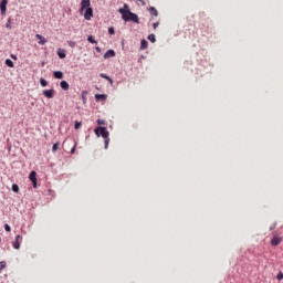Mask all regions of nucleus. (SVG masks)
Wrapping results in <instances>:
<instances>
[{
  "label": "nucleus",
  "instance_id": "1",
  "mask_svg": "<svg viewBox=\"0 0 283 283\" xmlns=\"http://www.w3.org/2000/svg\"><path fill=\"white\" fill-rule=\"evenodd\" d=\"M119 14H122V19L123 21H125V23H140V18H138V14L132 12V10H129V6L127 3L124 4V8H119L118 9Z\"/></svg>",
  "mask_w": 283,
  "mask_h": 283
},
{
  "label": "nucleus",
  "instance_id": "2",
  "mask_svg": "<svg viewBox=\"0 0 283 283\" xmlns=\"http://www.w3.org/2000/svg\"><path fill=\"white\" fill-rule=\"evenodd\" d=\"M95 135L97 136V138H107L109 136V130H107V127H103V126H97L95 129Z\"/></svg>",
  "mask_w": 283,
  "mask_h": 283
},
{
  "label": "nucleus",
  "instance_id": "3",
  "mask_svg": "<svg viewBox=\"0 0 283 283\" xmlns=\"http://www.w3.org/2000/svg\"><path fill=\"white\" fill-rule=\"evenodd\" d=\"M92 17H94V10L92 9V7H90V8L85 9L84 19L86 21H91Z\"/></svg>",
  "mask_w": 283,
  "mask_h": 283
},
{
  "label": "nucleus",
  "instance_id": "4",
  "mask_svg": "<svg viewBox=\"0 0 283 283\" xmlns=\"http://www.w3.org/2000/svg\"><path fill=\"white\" fill-rule=\"evenodd\" d=\"M279 244H282V238L274 234L272 240H271V245L272 247H279Z\"/></svg>",
  "mask_w": 283,
  "mask_h": 283
},
{
  "label": "nucleus",
  "instance_id": "5",
  "mask_svg": "<svg viewBox=\"0 0 283 283\" xmlns=\"http://www.w3.org/2000/svg\"><path fill=\"white\" fill-rule=\"evenodd\" d=\"M7 6H8V0H1V2H0V12H1V14H6V12L8 10Z\"/></svg>",
  "mask_w": 283,
  "mask_h": 283
},
{
  "label": "nucleus",
  "instance_id": "6",
  "mask_svg": "<svg viewBox=\"0 0 283 283\" xmlns=\"http://www.w3.org/2000/svg\"><path fill=\"white\" fill-rule=\"evenodd\" d=\"M91 6H92V2L90 0H82L81 1V12H83V10H86Z\"/></svg>",
  "mask_w": 283,
  "mask_h": 283
},
{
  "label": "nucleus",
  "instance_id": "7",
  "mask_svg": "<svg viewBox=\"0 0 283 283\" xmlns=\"http://www.w3.org/2000/svg\"><path fill=\"white\" fill-rule=\"evenodd\" d=\"M43 96H45V98H54V90H44L43 91Z\"/></svg>",
  "mask_w": 283,
  "mask_h": 283
},
{
  "label": "nucleus",
  "instance_id": "8",
  "mask_svg": "<svg viewBox=\"0 0 283 283\" xmlns=\"http://www.w3.org/2000/svg\"><path fill=\"white\" fill-rule=\"evenodd\" d=\"M116 56V51H114L113 49H109L108 51H106V53L104 54V59H112Z\"/></svg>",
  "mask_w": 283,
  "mask_h": 283
},
{
  "label": "nucleus",
  "instance_id": "9",
  "mask_svg": "<svg viewBox=\"0 0 283 283\" xmlns=\"http://www.w3.org/2000/svg\"><path fill=\"white\" fill-rule=\"evenodd\" d=\"M95 101L97 103L103 102V101H107V95L106 94H96L95 95Z\"/></svg>",
  "mask_w": 283,
  "mask_h": 283
},
{
  "label": "nucleus",
  "instance_id": "10",
  "mask_svg": "<svg viewBox=\"0 0 283 283\" xmlns=\"http://www.w3.org/2000/svg\"><path fill=\"white\" fill-rule=\"evenodd\" d=\"M60 87L61 90H63L64 92H67V90H70V83H67V81H62L60 83Z\"/></svg>",
  "mask_w": 283,
  "mask_h": 283
},
{
  "label": "nucleus",
  "instance_id": "11",
  "mask_svg": "<svg viewBox=\"0 0 283 283\" xmlns=\"http://www.w3.org/2000/svg\"><path fill=\"white\" fill-rule=\"evenodd\" d=\"M35 38L39 39V44L40 45H45L48 43V40L41 34H36Z\"/></svg>",
  "mask_w": 283,
  "mask_h": 283
},
{
  "label": "nucleus",
  "instance_id": "12",
  "mask_svg": "<svg viewBox=\"0 0 283 283\" xmlns=\"http://www.w3.org/2000/svg\"><path fill=\"white\" fill-rule=\"evenodd\" d=\"M148 12L151 17H158V10L155 7L148 8Z\"/></svg>",
  "mask_w": 283,
  "mask_h": 283
},
{
  "label": "nucleus",
  "instance_id": "13",
  "mask_svg": "<svg viewBox=\"0 0 283 283\" xmlns=\"http://www.w3.org/2000/svg\"><path fill=\"white\" fill-rule=\"evenodd\" d=\"M29 180H31V182L36 181V171L32 170L29 175Z\"/></svg>",
  "mask_w": 283,
  "mask_h": 283
},
{
  "label": "nucleus",
  "instance_id": "14",
  "mask_svg": "<svg viewBox=\"0 0 283 283\" xmlns=\"http://www.w3.org/2000/svg\"><path fill=\"white\" fill-rule=\"evenodd\" d=\"M148 45H149V42H147V40H142L140 50H147Z\"/></svg>",
  "mask_w": 283,
  "mask_h": 283
},
{
  "label": "nucleus",
  "instance_id": "15",
  "mask_svg": "<svg viewBox=\"0 0 283 283\" xmlns=\"http://www.w3.org/2000/svg\"><path fill=\"white\" fill-rule=\"evenodd\" d=\"M57 56H59V59H65V56H66L65 50L59 49L57 50Z\"/></svg>",
  "mask_w": 283,
  "mask_h": 283
},
{
  "label": "nucleus",
  "instance_id": "16",
  "mask_svg": "<svg viewBox=\"0 0 283 283\" xmlns=\"http://www.w3.org/2000/svg\"><path fill=\"white\" fill-rule=\"evenodd\" d=\"M53 76H54V78L61 80V78H63V72L55 71V72H53Z\"/></svg>",
  "mask_w": 283,
  "mask_h": 283
},
{
  "label": "nucleus",
  "instance_id": "17",
  "mask_svg": "<svg viewBox=\"0 0 283 283\" xmlns=\"http://www.w3.org/2000/svg\"><path fill=\"white\" fill-rule=\"evenodd\" d=\"M87 41H88V43H92L93 45H96V44L98 43V41H96V40L93 38V35H88V36H87Z\"/></svg>",
  "mask_w": 283,
  "mask_h": 283
},
{
  "label": "nucleus",
  "instance_id": "18",
  "mask_svg": "<svg viewBox=\"0 0 283 283\" xmlns=\"http://www.w3.org/2000/svg\"><path fill=\"white\" fill-rule=\"evenodd\" d=\"M4 64L7 65V67H14V62H12V60H10V59H7L4 61Z\"/></svg>",
  "mask_w": 283,
  "mask_h": 283
},
{
  "label": "nucleus",
  "instance_id": "19",
  "mask_svg": "<svg viewBox=\"0 0 283 283\" xmlns=\"http://www.w3.org/2000/svg\"><path fill=\"white\" fill-rule=\"evenodd\" d=\"M11 191H13V193H19V185L13 184V185L11 186Z\"/></svg>",
  "mask_w": 283,
  "mask_h": 283
},
{
  "label": "nucleus",
  "instance_id": "20",
  "mask_svg": "<svg viewBox=\"0 0 283 283\" xmlns=\"http://www.w3.org/2000/svg\"><path fill=\"white\" fill-rule=\"evenodd\" d=\"M40 85H41V87H48V81L45 78L41 77Z\"/></svg>",
  "mask_w": 283,
  "mask_h": 283
},
{
  "label": "nucleus",
  "instance_id": "21",
  "mask_svg": "<svg viewBox=\"0 0 283 283\" xmlns=\"http://www.w3.org/2000/svg\"><path fill=\"white\" fill-rule=\"evenodd\" d=\"M148 41H150V43H154V42L156 41V34L150 33V34L148 35Z\"/></svg>",
  "mask_w": 283,
  "mask_h": 283
},
{
  "label": "nucleus",
  "instance_id": "22",
  "mask_svg": "<svg viewBox=\"0 0 283 283\" xmlns=\"http://www.w3.org/2000/svg\"><path fill=\"white\" fill-rule=\"evenodd\" d=\"M13 249H17V250L21 249V243H19V241L14 240L13 241Z\"/></svg>",
  "mask_w": 283,
  "mask_h": 283
},
{
  "label": "nucleus",
  "instance_id": "23",
  "mask_svg": "<svg viewBox=\"0 0 283 283\" xmlns=\"http://www.w3.org/2000/svg\"><path fill=\"white\" fill-rule=\"evenodd\" d=\"M109 147V137L104 138V149H107Z\"/></svg>",
  "mask_w": 283,
  "mask_h": 283
},
{
  "label": "nucleus",
  "instance_id": "24",
  "mask_svg": "<svg viewBox=\"0 0 283 283\" xmlns=\"http://www.w3.org/2000/svg\"><path fill=\"white\" fill-rule=\"evenodd\" d=\"M59 145H60L59 143L53 144V147H52L53 154L59 151Z\"/></svg>",
  "mask_w": 283,
  "mask_h": 283
},
{
  "label": "nucleus",
  "instance_id": "25",
  "mask_svg": "<svg viewBox=\"0 0 283 283\" xmlns=\"http://www.w3.org/2000/svg\"><path fill=\"white\" fill-rule=\"evenodd\" d=\"M108 34L111 35L116 34V30L114 29V27L108 28Z\"/></svg>",
  "mask_w": 283,
  "mask_h": 283
},
{
  "label": "nucleus",
  "instance_id": "26",
  "mask_svg": "<svg viewBox=\"0 0 283 283\" xmlns=\"http://www.w3.org/2000/svg\"><path fill=\"white\" fill-rule=\"evenodd\" d=\"M6 28L8 30H12V22L10 21V19L8 20V22L6 23Z\"/></svg>",
  "mask_w": 283,
  "mask_h": 283
},
{
  "label": "nucleus",
  "instance_id": "27",
  "mask_svg": "<svg viewBox=\"0 0 283 283\" xmlns=\"http://www.w3.org/2000/svg\"><path fill=\"white\" fill-rule=\"evenodd\" d=\"M15 241L19 242V243L23 242V237L21 234H18L15 237Z\"/></svg>",
  "mask_w": 283,
  "mask_h": 283
},
{
  "label": "nucleus",
  "instance_id": "28",
  "mask_svg": "<svg viewBox=\"0 0 283 283\" xmlns=\"http://www.w3.org/2000/svg\"><path fill=\"white\" fill-rule=\"evenodd\" d=\"M7 263L6 261H0V271H3V269H6Z\"/></svg>",
  "mask_w": 283,
  "mask_h": 283
},
{
  "label": "nucleus",
  "instance_id": "29",
  "mask_svg": "<svg viewBox=\"0 0 283 283\" xmlns=\"http://www.w3.org/2000/svg\"><path fill=\"white\" fill-rule=\"evenodd\" d=\"M4 231H7L8 233H10V231H12V228H10V224H8V223L4 224Z\"/></svg>",
  "mask_w": 283,
  "mask_h": 283
},
{
  "label": "nucleus",
  "instance_id": "30",
  "mask_svg": "<svg viewBox=\"0 0 283 283\" xmlns=\"http://www.w3.org/2000/svg\"><path fill=\"white\" fill-rule=\"evenodd\" d=\"M67 44L70 48H76V42L74 41H67Z\"/></svg>",
  "mask_w": 283,
  "mask_h": 283
},
{
  "label": "nucleus",
  "instance_id": "31",
  "mask_svg": "<svg viewBox=\"0 0 283 283\" xmlns=\"http://www.w3.org/2000/svg\"><path fill=\"white\" fill-rule=\"evenodd\" d=\"M99 76L101 78H105L106 81L109 80V76L107 74L101 73Z\"/></svg>",
  "mask_w": 283,
  "mask_h": 283
},
{
  "label": "nucleus",
  "instance_id": "32",
  "mask_svg": "<svg viewBox=\"0 0 283 283\" xmlns=\"http://www.w3.org/2000/svg\"><path fill=\"white\" fill-rule=\"evenodd\" d=\"M276 280H283V273L282 272H279L277 275H276Z\"/></svg>",
  "mask_w": 283,
  "mask_h": 283
},
{
  "label": "nucleus",
  "instance_id": "33",
  "mask_svg": "<svg viewBox=\"0 0 283 283\" xmlns=\"http://www.w3.org/2000/svg\"><path fill=\"white\" fill-rule=\"evenodd\" d=\"M85 96H87V91H83L82 92V98H83V101H86V97Z\"/></svg>",
  "mask_w": 283,
  "mask_h": 283
},
{
  "label": "nucleus",
  "instance_id": "34",
  "mask_svg": "<svg viewBox=\"0 0 283 283\" xmlns=\"http://www.w3.org/2000/svg\"><path fill=\"white\" fill-rule=\"evenodd\" d=\"M97 125H106V122L104 119H97Z\"/></svg>",
  "mask_w": 283,
  "mask_h": 283
},
{
  "label": "nucleus",
  "instance_id": "35",
  "mask_svg": "<svg viewBox=\"0 0 283 283\" xmlns=\"http://www.w3.org/2000/svg\"><path fill=\"white\" fill-rule=\"evenodd\" d=\"M74 127H75V129H81V122H75Z\"/></svg>",
  "mask_w": 283,
  "mask_h": 283
},
{
  "label": "nucleus",
  "instance_id": "36",
  "mask_svg": "<svg viewBox=\"0 0 283 283\" xmlns=\"http://www.w3.org/2000/svg\"><path fill=\"white\" fill-rule=\"evenodd\" d=\"M158 25H160V23H159V22H155V23H153V28H154V30H156V28H158Z\"/></svg>",
  "mask_w": 283,
  "mask_h": 283
},
{
  "label": "nucleus",
  "instance_id": "37",
  "mask_svg": "<svg viewBox=\"0 0 283 283\" xmlns=\"http://www.w3.org/2000/svg\"><path fill=\"white\" fill-rule=\"evenodd\" d=\"M108 83L111 84V85H114V80H112V77H108Z\"/></svg>",
  "mask_w": 283,
  "mask_h": 283
},
{
  "label": "nucleus",
  "instance_id": "38",
  "mask_svg": "<svg viewBox=\"0 0 283 283\" xmlns=\"http://www.w3.org/2000/svg\"><path fill=\"white\" fill-rule=\"evenodd\" d=\"M11 59H13V61H17V60H18V57H17L15 54H11Z\"/></svg>",
  "mask_w": 283,
  "mask_h": 283
},
{
  "label": "nucleus",
  "instance_id": "39",
  "mask_svg": "<svg viewBox=\"0 0 283 283\" xmlns=\"http://www.w3.org/2000/svg\"><path fill=\"white\" fill-rule=\"evenodd\" d=\"M76 151V146H73V148L71 149V154H74Z\"/></svg>",
  "mask_w": 283,
  "mask_h": 283
},
{
  "label": "nucleus",
  "instance_id": "40",
  "mask_svg": "<svg viewBox=\"0 0 283 283\" xmlns=\"http://www.w3.org/2000/svg\"><path fill=\"white\" fill-rule=\"evenodd\" d=\"M32 182V185H33V189H36V181H31Z\"/></svg>",
  "mask_w": 283,
  "mask_h": 283
},
{
  "label": "nucleus",
  "instance_id": "41",
  "mask_svg": "<svg viewBox=\"0 0 283 283\" xmlns=\"http://www.w3.org/2000/svg\"><path fill=\"white\" fill-rule=\"evenodd\" d=\"M95 50H96V52H101V48L99 46H96Z\"/></svg>",
  "mask_w": 283,
  "mask_h": 283
},
{
  "label": "nucleus",
  "instance_id": "42",
  "mask_svg": "<svg viewBox=\"0 0 283 283\" xmlns=\"http://www.w3.org/2000/svg\"><path fill=\"white\" fill-rule=\"evenodd\" d=\"M137 1H140V3H143V6H145V1H143V0H137Z\"/></svg>",
  "mask_w": 283,
  "mask_h": 283
},
{
  "label": "nucleus",
  "instance_id": "43",
  "mask_svg": "<svg viewBox=\"0 0 283 283\" xmlns=\"http://www.w3.org/2000/svg\"><path fill=\"white\" fill-rule=\"evenodd\" d=\"M0 242H1V238H0Z\"/></svg>",
  "mask_w": 283,
  "mask_h": 283
}]
</instances>
